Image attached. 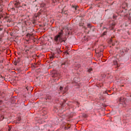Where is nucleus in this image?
<instances>
[{
	"mask_svg": "<svg viewBox=\"0 0 131 131\" xmlns=\"http://www.w3.org/2000/svg\"><path fill=\"white\" fill-rule=\"evenodd\" d=\"M71 127V126L70 125H68L64 126V129H69Z\"/></svg>",
	"mask_w": 131,
	"mask_h": 131,
	"instance_id": "20e7f679",
	"label": "nucleus"
},
{
	"mask_svg": "<svg viewBox=\"0 0 131 131\" xmlns=\"http://www.w3.org/2000/svg\"><path fill=\"white\" fill-rule=\"evenodd\" d=\"M72 7L75 11H77V10H78V6L73 5Z\"/></svg>",
	"mask_w": 131,
	"mask_h": 131,
	"instance_id": "7ed1b4c3",
	"label": "nucleus"
},
{
	"mask_svg": "<svg viewBox=\"0 0 131 131\" xmlns=\"http://www.w3.org/2000/svg\"><path fill=\"white\" fill-rule=\"evenodd\" d=\"M18 5H19V3H16L15 4V6L16 7V8H18Z\"/></svg>",
	"mask_w": 131,
	"mask_h": 131,
	"instance_id": "9d476101",
	"label": "nucleus"
},
{
	"mask_svg": "<svg viewBox=\"0 0 131 131\" xmlns=\"http://www.w3.org/2000/svg\"><path fill=\"white\" fill-rule=\"evenodd\" d=\"M64 54H65L66 55H69V53H68V52H67V51H65V52H64Z\"/></svg>",
	"mask_w": 131,
	"mask_h": 131,
	"instance_id": "ddd939ff",
	"label": "nucleus"
},
{
	"mask_svg": "<svg viewBox=\"0 0 131 131\" xmlns=\"http://www.w3.org/2000/svg\"><path fill=\"white\" fill-rule=\"evenodd\" d=\"M88 28H92V27L91 26V24H88L87 25Z\"/></svg>",
	"mask_w": 131,
	"mask_h": 131,
	"instance_id": "1a4fd4ad",
	"label": "nucleus"
},
{
	"mask_svg": "<svg viewBox=\"0 0 131 131\" xmlns=\"http://www.w3.org/2000/svg\"><path fill=\"white\" fill-rule=\"evenodd\" d=\"M113 46H114V44H113Z\"/></svg>",
	"mask_w": 131,
	"mask_h": 131,
	"instance_id": "aec40b11",
	"label": "nucleus"
},
{
	"mask_svg": "<svg viewBox=\"0 0 131 131\" xmlns=\"http://www.w3.org/2000/svg\"><path fill=\"white\" fill-rule=\"evenodd\" d=\"M51 99L52 98L50 96H48V97L46 98V100H51Z\"/></svg>",
	"mask_w": 131,
	"mask_h": 131,
	"instance_id": "9b49d317",
	"label": "nucleus"
},
{
	"mask_svg": "<svg viewBox=\"0 0 131 131\" xmlns=\"http://www.w3.org/2000/svg\"><path fill=\"white\" fill-rule=\"evenodd\" d=\"M9 130H10V129H9Z\"/></svg>",
	"mask_w": 131,
	"mask_h": 131,
	"instance_id": "412c9836",
	"label": "nucleus"
},
{
	"mask_svg": "<svg viewBox=\"0 0 131 131\" xmlns=\"http://www.w3.org/2000/svg\"><path fill=\"white\" fill-rule=\"evenodd\" d=\"M114 65H117V67H119V66H118V63H117V61L114 60Z\"/></svg>",
	"mask_w": 131,
	"mask_h": 131,
	"instance_id": "423d86ee",
	"label": "nucleus"
},
{
	"mask_svg": "<svg viewBox=\"0 0 131 131\" xmlns=\"http://www.w3.org/2000/svg\"><path fill=\"white\" fill-rule=\"evenodd\" d=\"M54 41L55 43L59 45L60 42V43L63 42V41L65 42V40H63V38L61 37H60L59 35H56L54 38Z\"/></svg>",
	"mask_w": 131,
	"mask_h": 131,
	"instance_id": "f257e3e1",
	"label": "nucleus"
},
{
	"mask_svg": "<svg viewBox=\"0 0 131 131\" xmlns=\"http://www.w3.org/2000/svg\"><path fill=\"white\" fill-rule=\"evenodd\" d=\"M106 33H107V32H104L103 33V35H106Z\"/></svg>",
	"mask_w": 131,
	"mask_h": 131,
	"instance_id": "2eb2a0df",
	"label": "nucleus"
},
{
	"mask_svg": "<svg viewBox=\"0 0 131 131\" xmlns=\"http://www.w3.org/2000/svg\"><path fill=\"white\" fill-rule=\"evenodd\" d=\"M92 71H93V69L90 68L88 70V72H89V73H91V72H92Z\"/></svg>",
	"mask_w": 131,
	"mask_h": 131,
	"instance_id": "6e6552de",
	"label": "nucleus"
},
{
	"mask_svg": "<svg viewBox=\"0 0 131 131\" xmlns=\"http://www.w3.org/2000/svg\"><path fill=\"white\" fill-rule=\"evenodd\" d=\"M68 65H69V62L68 61L66 60L61 63V67H62V68L66 69L67 67H68Z\"/></svg>",
	"mask_w": 131,
	"mask_h": 131,
	"instance_id": "f03ea898",
	"label": "nucleus"
},
{
	"mask_svg": "<svg viewBox=\"0 0 131 131\" xmlns=\"http://www.w3.org/2000/svg\"><path fill=\"white\" fill-rule=\"evenodd\" d=\"M54 58V55H52V57H51V59H53Z\"/></svg>",
	"mask_w": 131,
	"mask_h": 131,
	"instance_id": "f3484780",
	"label": "nucleus"
},
{
	"mask_svg": "<svg viewBox=\"0 0 131 131\" xmlns=\"http://www.w3.org/2000/svg\"><path fill=\"white\" fill-rule=\"evenodd\" d=\"M54 76L55 77H59V75H58L57 74H55L54 75Z\"/></svg>",
	"mask_w": 131,
	"mask_h": 131,
	"instance_id": "f8f14e48",
	"label": "nucleus"
},
{
	"mask_svg": "<svg viewBox=\"0 0 131 131\" xmlns=\"http://www.w3.org/2000/svg\"><path fill=\"white\" fill-rule=\"evenodd\" d=\"M57 52L58 54H60V53H62V51H60V49H57Z\"/></svg>",
	"mask_w": 131,
	"mask_h": 131,
	"instance_id": "0eeeda50",
	"label": "nucleus"
},
{
	"mask_svg": "<svg viewBox=\"0 0 131 131\" xmlns=\"http://www.w3.org/2000/svg\"><path fill=\"white\" fill-rule=\"evenodd\" d=\"M3 103V101L2 100H0V104H2Z\"/></svg>",
	"mask_w": 131,
	"mask_h": 131,
	"instance_id": "a211bd4d",
	"label": "nucleus"
},
{
	"mask_svg": "<svg viewBox=\"0 0 131 131\" xmlns=\"http://www.w3.org/2000/svg\"><path fill=\"white\" fill-rule=\"evenodd\" d=\"M60 91H62V90H63V87L60 86Z\"/></svg>",
	"mask_w": 131,
	"mask_h": 131,
	"instance_id": "4468645a",
	"label": "nucleus"
},
{
	"mask_svg": "<svg viewBox=\"0 0 131 131\" xmlns=\"http://www.w3.org/2000/svg\"><path fill=\"white\" fill-rule=\"evenodd\" d=\"M29 50H28V49L26 50V53H27V52H29Z\"/></svg>",
	"mask_w": 131,
	"mask_h": 131,
	"instance_id": "dca6fc26",
	"label": "nucleus"
},
{
	"mask_svg": "<svg viewBox=\"0 0 131 131\" xmlns=\"http://www.w3.org/2000/svg\"><path fill=\"white\" fill-rule=\"evenodd\" d=\"M57 35L59 36L60 37H62V35H63V31L61 30V32L59 33V34Z\"/></svg>",
	"mask_w": 131,
	"mask_h": 131,
	"instance_id": "39448f33",
	"label": "nucleus"
},
{
	"mask_svg": "<svg viewBox=\"0 0 131 131\" xmlns=\"http://www.w3.org/2000/svg\"><path fill=\"white\" fill-rule=\"evenodd\" d=\"M14 65L16 66V65H17V62H14Z\"/></svg>",
	"mask_w": 131,
	"mask_h": 131,
	"instance_id": "6ab92c4d",
	"label": "nucleus"
}]
</instances>
